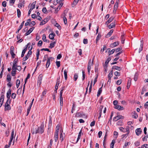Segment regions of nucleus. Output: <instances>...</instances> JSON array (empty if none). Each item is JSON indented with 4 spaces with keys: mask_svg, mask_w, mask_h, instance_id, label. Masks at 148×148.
<instances>
[{
    "mask_svg": "<svg viewBox=\"0 0 148 148\" xmlns=\"http://www.w3.org/2000/svg\"><path fill=\"white\" fill-rule=\"evenodd\" d=\"M24 1H23L22 2L19 3L18 4V7L20 8H21L23 6H24Z\"/></svg>",
    "mask_w": 148,
    "mask_h": 148,
    "instance_id": "nucleus-17",
    "label": "nucleus"
},
{
    "mask_svg": "<svg viewBox=\"0 0 148 148\" xmlns=\"http://www.w3.org/2000/svg\"><path fill=\"white\" fill-rule=\"evenodd\" d=\"M92 63H93V60L92 61V62H91V60H90L89 62H88V66H92Z\"/></svg>",
    "mask_w": 148,
    "mask_h": 148,
    "instance_id": "nucleus-53",
    "label": "nucleus"
},
{
    "mask_svg": "<svg viewBox=\"0 0 148 148\" xmlns=\"http://www.w3.org/2000/svg\"><path fill=\"white\" fill-rule=\"evenodd\" d=\"M52 58L51 57H49L47 59V63L46 64V67L47 68H48L49 66V65H50V60H52Z\"/></svg>",
    "mask_w": 148,
    "mask_h": 148,
    "instance_id": "nucleus-11",
    "label": "nucleus"
},
{
    "mask_svg": "<svg viewBox=\"0 0 148 148\" xmlns=\"http://www.w3.org/2000/svg\"><path fill=\"white\" fill-rule=\"evenodd\" d=\"M55 35L54 33H52L49 34V37L51 40H54V37Z\"/></svg>",
    "mask_w": 148,
    "mask_h": 148,
    "instance_id": "nucleus-20",
    "label": "nucleus"
},
{
    "mask_svg": "<svg viewBox=\"0 0 148 148\" xmlns=\"http://www.w3.org/2000/svg\"><path fill=\"white\" fill-rule=\"evenodd\" d=\"M56 43V41H55L54 42L51 43L50 44V46H49V47L50 48H52L54 47L55 46V44Z\"/></svg>",
    "mask_w": 148,
    "mask_h": 148,
    "instance_id": "nucleus-21",
    "label": "nucleus"
},
{
    "mask_svg": "<svg viewBox=\"0 0 148 148\" xmlns=\"http://www.w3.org/2000/svg\"><path fill=\"white\" fill-rule=\"evenodd\" d=\"M119 44L118 42H114L112 44H111L110 45V47L111 48H113L117 46Z\"/></svg>",
    "mask_w": 148,
    "mask_h": 148,
    "instance_id": "nucleus-13",
    "label": "nucleus"
},
{
    "mask_svg": "<svg viewBox=\"0 0 148 148\" xmlns=\"http://www.w3.org/2000/svg\"><path fill=\"white\" fill-rule=\"evenodd\" d=\"M135 132L136 135L139 136L141 134L142 131L140 128H138L136 130Z\"/></svg>",
    "mask_w": 148,
    "mask_h": 148,
    "instance_id": "nucleus-9",
    "label": "nucleus"
},
{
    "mask_svg": "<svg viewBox=\"0 0 148 148\" xmlns=\"http://www.w3.org/2000/svg\"><path fill=\"white\" fill-rule=\"evenodd\" d=\"M27 51V50H26V49H23V51H22V54H21V57H23L24 55V54H25V52H26V51Z\"/></svg>",
    "mask_w": 148,
    "mask_h": 148,
    "instance_id": "nucleus-49",
    "label": "nucleus"
},
{
    "mask_svg": "<svg viewBox=\"0 0 148 148\" xmlns=\"http://www.w3.org/2000/svg\"><path fill=\"white\" fill-rule=\"evenodd\" d=\"M32 53V52L31 51H29L26 55L27 57L29 58V56L30 55H31Z\"/></svg>",
    "mask_w": 148,
    "mask_h": 148,
    "instance_id": "nucleus-59",
    "label": "nucleus"
},
{
    "mask_svg": "<svg viewBox=\"0 0 148 148\" xmlns=\"http://www.w3.org/2000/svg\"><path fill=\"white\" fill-rule=\"evenodd\" d=\"M47 21V19H45L42 21L40 22V25H43L45 24Z\"/></svg>",
    "mask_w": 148,
    "mask_h": 148,
    "instance_id": "nucleus-23",
    "label": "nucleus"
},
{
    "mask_svg": "<svg viewBox=\"0 0 148 148\" xmlns=\"http://www.w3.org/2000/svg\"><path fill=\"white\" fill-rule=\"evenodd\" d=\"M114 75L115 76H119L120 75V73L118 71H116L114 73Z\"/></svg>",
    "mask_w": 148,
    "mask_h": 148,
    "instance_id": "nucleus-62",
    "label": "nucleus"
},
{
    "mask_svg": "<svg viewBox=\"0 0 148 148\" xmlns=\"http://www.w3.org/2000/svg\"><path fill=\"white\" fill-rule=\"evenodd\" d=\"M75 116L77 117H80L82 118H86V116L83 112H78L76 113L75 114Z\"/></svg>",
    "mask_w": 148,
    "mask_h": 148,
    "instance_id": "nucleus-4",
    "label": "nucleus"
},
{
    "mask_svg": "<svg viewBox=\"0 0 148 148\" xmlns=\"http://www.w3.org/2000/svg\"><path fill=\"white\" fill-rule=\"evenodd\" d=\"M113 31L114 30L113 29H111L107 34L106 36V37L108 38L109 36H111L112 34L113 33Z\"/></svg>",
    "mask_w": 148,
    "mask_h": 148,
    "instance_id": "nucleus-18",
    "label": "nucleus"
},
{
    "mask_svg": "<svg viewBox=\"0 0 148 148\" xmlns=\"http://www.w3.org/2000/svg\"><path fill=\"white\" fill-rule=\"evenodd\" d=\"M16 70L12 69V71L11 72V74L12 76H15L16 74Z\"/></svg>",
    "mask_w": 148,
    "mask_h": 148,
    "instance_id": "nucleus-32",
    "label": "nucleus"
},
{
    "mask_svg": "<svg viewBox=\"0 0 148 148\" xmlns=\"http://www.w3.org/2000/svg\"><path fill=\"white\" fill-rule=\"evenodd\" d=\"M60 4L58 6V7L57 8V9H60L61 8V7L63 5V3L62 2H61L60 3H59Z\"/></svg>",
    "mask_w": 148,
    "mask_h": 148,
    "instance_id": "nucleus-56",
    "label": "nucleus"
},
{
    "mask_svg": "<svg viewBox=\"0 0 148 148\" xmlns=\"http://www.w3.org/2000/svg\"><path fill=\"white\" fill-rule=\"evenodd\" d=\"M130 143L129 142H125L123 146V148H125L128 145H130Z\"/></svg>",
    "mask_w": 148,
    "mask_h": 148,
    "instance_id": "nucleus-48",
    "label": "nucleus"
},
{
    "mask_svg": "<svg viewBox=\"0 0 148 148\" xmlns=\"http://www.w3.org/2000/svg\"><path fill=\"white\" fill-rule=\"evenodd\" d=\"M60 132H61L60 134V140L62 142L63 140V134H62L63 131L62 130L61 131H60Z\"/></svg>",
    "mask_w": 148,
    "mask_h": 148,
    "instance_id": "nucleus-25",
    "label": "nucleus"
},
{
    "mask_svg": "<svg viewBox=\"0 0 148 148\" xmlns=\"http://www.w3.org/2000/svg\"><path fill=\"white\" fill-rule=\"evenodd\" d=\"M122 82L121 79H119L116 82V84L118 85H120Z\"/></svg>",
    "mask_w": 148,
    "mask_h": 148,
    "instance_id": "nucleus-63",
    "label": "nucleus"
},
{
    "mask_svg": "<svg viewBox=\"0 0 148 148\" xmlns=\"http://www.w3.org/2000/svg\"><path fill=\"white\" fill-rule=\"evenodd\" d=\"M125 40V39L124 38V35H122L121 36V43L122 44H123L124 43V41Z\"/></svg>",
    "mask_w": 148,
    "mask_h": 148,
    "instance_id": "nucleus-50",
    "label": "nucleus"
},
{
    "mask_svg": "<svg viewBox=\"0 0 148 148\" xmlns=\"http://www.w3.org/2000/svg\"><path fill=\"white\" fill-rule=\"evenodd\" d=\"M55 26L57 27L58 29L60 30L61 28V27L60 25L57 23H56L55 25Z\"/></svg>",
    "mask_w": 148,
    "mask_h": 148,
    "instance_id": "nucleus-46",
    "label": "nucleus"
},
{
    "mask_svg": "<svg viewBox=\"0 0 148 148\" xmlns=\"http://www.w3.org/2000/svg\"><path fill=\"white\" fill-rule=\"evenodd\" d=\"M59 84L60 83H56V84L55 87V91L56 92H57V90L58 89V86Z\"/></svg>",
    "mask_w": 148,
    "mask_h": 148,
    "instance_id": "nucleus-47",
    "label": "nucleus"
},
{
    "mask_svg": "<svg viewBox=\"0 0 148 148\" xmlns=\"http://www.w3.org/2000/svg\"><path fill=\"white\" fill-rule=\"evenodd\" d=\"M42 39L44 42H46L47 41V40H46V36L45 34H44L42 36Z\"/></svg>",
    "mask_w": 148,
    "mask_h": 148,
    "instance_id": "nucleus-55",
    "label": "nucleus"
},
{
    "mask_svg": "<svg viewBox=\"0 0 148 148\" xmlns=\"http://www.w3.org/2000/svg\"><path fill=\"white\" fill-rule=\"evenodd\" d=\"M142 148H148V145L147 144H144L142 146Z\"/></svg>",
    "mask_w": 148,
    "mask_h": 148,
    "instance_id": "nucleus-64",
    "label": "nucleus"
},
{
    "mask_svg": "<svg viewBox=\"0 0 148 148\" xmlns=\"http://www.w3.org/2000/svg\"><path fill=\"white\" fill-rule=\"evenodd\" d=\"M116 124L118 125H121L122 124V122L121 121H119L117 122Z\"/></svg>",
    "mask_w": 148,
    "mask_h": 148,
    "instance_id": "nucleus-58",
    "label": "nucleus"
},
{
    "mask_svg": "<svg viewBox=\"0 0 148 148\" xmlns=\"http://www.w3.org/2000/svg\"><path fill=\"white\" fill-rule=\"evenodd\" d=\"M134 144L136 146H139L140 144V142L138 141H137Z\"/></svg>",
    "mask_w": 148,
    "mask_h": 148,
    "instance_id": "nucleus-54",
    "label": "nucleus"
},
{
    "mask_svg": "<svg viewBox=\"0 0 148 148\" xmlns=\"http://www.w3.org/2000/svg\"><path fill=\"white\" fill-rule=\"evenodd\" d=\"M20 83V81L19 79H17L16 81V84L17 88H18Z\"/></svg>",
    "mask_w": 148,
    "mask_h": 148,
    "instance_id": "nucleus-33",
    "label": "nucleus"
},
{
    "mask_svg": "<svg viewBox=\"0 0 148 148\" xmlns=\"http://www.w3.org/2000/svg\"><path fill=\"white\" fill-rule=\"evenodd\" d=\"M109 49V50L110 51V48H109V49ZM115 51V49H113L111 51H109V55L110 56V55L113 53H114V52Z\"/></svg>",
    "mask_w": 148,
    "mask_h": 148,
    "instance_id": "nucleus-27",
    "label": "nucleus"
},
{
    "mask_svg": "<svg viewBox=\"0 0 148 148\" xmlns=\"http://www.w3.org/2000/svg\"><path fill=\"white\" fill-rule=\"evenodd\" d=\"M131 84V80H129L127 83V89H129L130 88Z\"/></svg>",
    "mask_w": 148,
    "mask_h": 148,
    "instance_id": "nucleus-41",
    "label": "nucleus"
},
{
    "mask_svg": "<svg viewBox=\"0 0 148 148\" xmlns=\"http://www.w3.org/2000/svg\"><path fill=\"white\" fill-rule=\"evenodd\" d=\"M39 54H40V51L39 49H38L37 52V53L36 54V57H37V59H36L37 60H38V59H39Z\"/></svg>",
    "mask_w": 148,
    "mask_h": 148,
    "instance_id": "nucleus-44",
    "label": "nucleus"
},
{
    "mask_svg": "<svg viewBox=\"0 0 148 148\" xmlns=\"http://www.w3.org/2000/svg\"><path fill=\"white\" fill-rule=\"evenodd\" d=\"M119 0H116L114 6V9H116L118 8V6L119 3Z\"/></svg>",
    "mask_w": 148,
    "mask_h": 148,
    "instance_id": "nucleus-22",
    "label": "nucleus"
},
{
    "mask_svg": "<svg viewBox=\"0 0 148 148\" xmlns=\"http://www.w3.org/2000/svg\"><path fill=\"white\" fill-rule=\"evenodd\" d=\"M42 40H39L38 43V45L39 46H40L42 45Z\"/></svg>",
    "mask_w": 148,
    "mask_h": 148,
    "instance_id": "nucleus-60",
    "label": "nucleus"
},
{
    "mask_svg": "<svg viewBox=\"0 0 148 148\" xmlns=\"http://www.w3.org/2000/svg\"><path fill=\"white\" fill-rule=\"evenodd\" d=\"M115 143L114 140H112V142L110 144V148H113L114 143Z\"/></svg>",
    "mask_w": 148,
    "mask_h": 148,
    "instance_id": "nucleus-36",
    "label": "nucleus"
},
{
    "mask_svg": "<svg viewBox=\"0 0 148 148\" xmlns=\"http://www.w3.org/2000/svg\"><path fill=\"white\" fill-rule=\"evenodd\" d=\"M124 117L122 115H119L115 117L113 119L114 121H116L120 119H123Z\"/></svg>",
    "mask_w": 148,
    "mask_h": 148,
    "instance_id": "nucleus-7",
    "label": "nucleus"
},
{
    "mask_svg": "<svg viewBox=\"0 0 148 148\" xmlns=\"http://www.w3.org/2000/svg\"><path fill=\"white\" fill-rule=\"evenodd\" d=\"M138 73H136L134 75V79L135 81H137L138 77Z\"/></svg>",
    "mask_w": 148,
    "mask_h": 148,
    "instance_id": "nucleus-40",
    "label": "nucleus"
},
{
    "mask_svg": "<svg viewBox=\"0 0 148 148\" xmlns=\"http://www.w3.org/2000/svg\"><path fill=\"white\" fill-rule=\"evenodd\" d=\"M36 3V1L33 2L31 5H29V9H33L35 8V5Z\"/></svg>",
    "mask_w": 148,
    "mask_h": 148,
    "instance_id": "nucleus-10",
    "label": "nucleus"
},
{
    "mask_svg": "<svg viewBox=\"0 0 148 148\" xmlns=\"http://www.w3.org/2000/svg\"><path fill=\"white\" fill-rule=\"evenodd\" d=\"M79 0H74L73 2V4H72V6L73 7L75 5H76Z\"/></svg>",
    "mask_w": 148,
    "mask_h": 148,
    "instance_id": "nucleus-28",
    "label": "nucleus"
},
{
    "mask_svg": "<svg viewBox=\"0 0 148 148\" xmlns=\"http://www.w3.org/2000/svg\"><path fill=\"white\" fill-rule=\"evenodd\" d=\"M58 134L57 133L56 134H55L54 138H55V141L56 142L57 141L58 138Z\"/></svg>",
    "mask_w": 148,
    "mask_h": 148,
    "instance_id": "nucleus-42",
    "label": "nucleus"
},
{
    "mask_svg": "<svg viewBox=\"0 0 148 148\" xmlns=\"http://www.w3.org/2000/svg\"><path fill=\"white\" fill-rule=\"evenodd\" d=\"M44 125L43 124H41L40 127H38L36 129L35 133H39L40 134L43 133L44 131Z\"/></svg>",
    "mask_w": 148,
    "mask_h": 148,
    "instance_id": "nucleus-2",
    "label": "nucleus"
},
{
    "mask_svg": "<svg viewBox=\"0 0 148 148\" xmlns=\"http://www.w3.org/2000/svg\"><path fill=\"white\" fill-rule=\"evenodd\" d=\"M42 11L43 13L46 14L48 12H51V10H42Z\"/></svg>",
    "mask_w": 148,
    "mask_h": 148,
    "instance_id": "nucleus-51",
    "label": "nucleus"
},
{
    "mask_svg": "<svg viewBox=\"0 0 148 148\" xmlns=\"http://www.w3.org/2000/svg\"><path fill=\"white\" fill-rule=\"evenodd\" d=\"M130 127L129 126H127L126 127L125 129L123 127H119V129L121 131L123 132H127V134H123L122 135V138L124 139V140L128 136V135L130 132Z\"/></svg>",
    "mask_w": 148,
    "mask_h": 148,
    "instance_id": "nucleus-1",
    "label": "nucleus"
},
{
    "mask_svg": "<svg viewBox=\"0 0 148 148\" xmlns=\"http://www.w3.org/2000/svg\"><path fill=\"white\" fill-rule=\"evenodd\" d=\"M4 95H2L0 98V108L2 106L4 100Z\"/></svg>",
    "mask_w": 148,
    "mask_h": 148,
    "instance_id": "nucleus-8",
    "label": "nucleus"
},
{
    "mask_svg": "<svg viewBox=\"0 0 148 148\" xmlns=\"http://www.w3.org/2000/svg\"><path fill=\"white\" fill-rule=\"evenodd\" d=\"M111 59L110 58H109L107 59L105 63V65H106V66H107L108 63H109V61L111 60Z\"/></svg>",
    "mask_w": 148,
    "mask_h": 148,
    "instance_id": "nucleus-37",
    "label": "nucleus"
},
{
    "mask_svg": "<svg viewBox=\"0 0 148 148\" xmlns=\"http://www.w3.org/2000/svg\"><path fill=\"white\" fill-rule=\"evenodd\" d=\"M78 77V75L77 74L75 73L74 74V80L75 81H76Z\"/></svg>",
    "mask_w": 148,
    "mask_h": 148,
    "instance_id": "nucleus-31",
    "label": "nucleus"
},
{
    "mask_svg": "<svg viewBox=\"0 0 148 148\" xmlns=\"http://www.w3.org/2000/svg\"><path fill=\"white\" fill-rule=\"evenodd\" d=\"M14 47L12 46L11 47L10 50V52L12 58H14L15 55V53H14Z\"/></svg>",
    "mask_w": 148,
    "mask_h": 148,
    "instance_id": "nucleus-5",
    "label": "nucleus"
},
{
    "mask_svg": "<svg viewBox=\"0 0 148 148\" xmlns=\"http://www.w3.org/2000/svg\"><path fill=\"white\" fill-rule=\"evenodd\" d=\"M114 108L115 109H117L119 110H123L124 109V108L123 107L119 105H117L115 106L114 107Z\"/></svg>",
    "mask_w": 148,
    "mask_h": 148,
    "instance_id": "nucleus-12",
    "label": "nucleus"
},
{
    "mask_svg": "<svg viewBox=\"0 0 148 148\" xmlns=\"http://www.w3.org/2000/svg\"><path fill=\"white\" fill-rule=\"evenodd\" d=\"M102 86L101 88H100L99 89V90H98V92H97V96L98 97L100 95V94H101V93L102 92Z\"/></svg>",
    "mask_w": 148,
    "mask_h": 148,
    "instance_id": "nucleus-26",
    "label": "nucleus"
},
{
    "mask_svg": "<svg viewBox=\"0 0 148 148\" xmlns=\"http://www.w3.org/2000/svg\"><path fill=\"white\" fill-rule=\"evenodd\" d=\"M64 78L65 80H66L67 78V72L66 70L64 71Z\"/></svg>",
    "mask_w": 148,
    "mask_h": 148,
    "instance_id": "nucleus-34",
    "label": "nucleus"
},
{
    "mask_svg": "<svg viewBox=\"0 0 148 148\" xmlns=\"http://www.w3.org/2000/svg\"><path fill=\"white\" fill-rule=\"evenodd\" d=\"M115 22H112L108 26V27L109 29H111L115 27Z\"/></svg>",
    "mask_w": 148,
    "mask_h": 148,
    "instance_id": "nucleus-16",
    "label": "nucleus"
},
{
    "mask_svg": "<svg viewBox=\"0 0 148 148\" xmlns=\"http://www.w3.org/2000/svg\"><path fill=\"white\" fill-rule=\"evenodd\" d=\"M101 37V34L100 33H99L97 36L96 39V43L97 44L98 42V41L99 40Z\"/></svg>",
    "mask_w": 148,
    "mask_h": 148,
    "instance_id": "nucleus-15",
    "label": "nucleus"
},
{
    "mask_svg": "<svg viewBox=\"0 0 148 148\" xmlns=\"http://www.w3.org/2000/svg\"><path fill=\"white\" fill-rule=\"evenodd\" d=\"M17 16L18 18H19L21 16V12L20 10H17Z\"/></svg>",
    "mask_w": 148,
    "mask_h": 148,
    "instance_id": "nucleus-45",
    "label": "nucleus"
},
{
    "mask_svg": "<svg viewBox=\"0 0 148 148\" xmlns=\"http://www.w3.org/2000/svg\"><path fill=\"white\" fill-rule=\"evenodd\" d=\"M18 58H16L14 60L13 64H17L18 62Z\"/></svg>",
    "mask_w": 148,
    "mask_h": 148,
    "instance_id": "nucleus-61",
    "label": "nucleus"
},
{
    "mask_svg": "<svg viewBox=\"0 0 148 148\" xmlns=\"http://www.w3.org/2000/svg\"><path fill=\"white\" fill-rule=\"evenodd\" d=\"M114 19V17H110L109 19L107 21L108 23H110Z\"/></svg>",
    "mask_w": 148,
    "mask_h": 148,
    "instance_id": "nucleus-43",
    "label": "nucleus"
},
{
    "mask_svg": "<svg viewBox=\"0 0 148 148\" xmlns=\"http://www.w3.org/2000/svg\"><path fill=\"white\" fill-rule=\"evenodd\" d=\"M34 27H32L30 28L28 31L25 34V36H27L29 34L32 32L33 31V30L34 29Z\"/></svg>",
    "mask_w": 148,
    "mask_h": 148,
    "instance_id": "nucleus-14",
    "label": "nucleus"
},
{
    "mask_svg": "<svg viewBox=\"0 0 148 148\" xmlns=\"http://www.w3.org/2000/svg\"><path fill=\"white\" fill-rule=\"evenodd\" d=\"M138 117V116L137 113L135 112H134L133 113V114L132 115L133 118L135 119H136Z\"/></svg>",
    "mask_w": 148,
    "mask_h": 148,
    "instance_id": "nucleus-38",
    "label": "nucleus"
},
{
    "mask_svg": "<svg viewBox=\"0 0 148 148\" xmlns=\"http://www.w3.org/2000/svg\"><path fill=\"white\" fill-rule=\"evenodd\" d=\"M64 15L63 16V21H64V23L65 25H66L67 23V19L65 17V15H66L65 14V12H64Z\"/></svg>",
    "mask_w": 148,
    "mask_h": 148,
    "instance_id": "nucleus-19",
    "label": "nucleus"
},
{
    "mask_svg": "<svg viewBox=\"0 0 148 148\" xmlns=\"http://www.w3.org/2000/svg\"><path fill=\"white\" fill-rule=\"evenodd\" d=\"M56 63L58 68L60 66V61H57L56 62Z\"/></svg>",
    "mask_w": 148,
    "mask_h": 148,
    "instance_id": "nucleus-57",
    "label": "nucleus"
},
{
    "mask_svg": "<svg viewBox=\"0 0 148 148\" xmlns=\"http://www.w3.org/2000/svg\"><path fill=\"white\" fill-rule=\"evenodd\" d=\"M112 69H115L119 71H120L121 69L120 67L116 66H113L112 68Z\"/></svg>",
    "mask_w": 148,
    "mask_h": 148,
    "instance_id": "nucleus-24",
    "label": "nucleus"
},
{
    "mask_svg": "<svg viewBox=\"0 0 148 148\" xmlns=\"http://www.w3.org/2000/svg\"><path fill=\"white\" fill-rule=\"evenodd\" d=\"M11 77L9 75H8L7 76V81L8 82H10L11 81Z\"/></svg>",
    "mask_w": 148,
    "mask_h": 148,
    "instance_id": "nucleus-29",
    "label": "nucleus"
},
{
    "mask_svg": "<svg viewBox=\"0 0 148 148\" xmlns=\"http://www.w3.org/2000/svg\"><path fill=\"white\" fill-rule=\"evenodd\" d=\"M112 76V71L108 75V77L109 80H110Z\"/></svg>",
    "mask_w": 148,
    "mask_h": 148,
    "instance_id": "nucleus-30",
    "label": "nucleus"
},
{
    "mask_svg": "<svg viewBox=\"0 0 148 148\" xmlns=\"http://www.w3.org/2000/svg\"><path fill=\"white\" fill-rule=\"evenodd\" d=\"M12 90L11 89H9L7 93V98H8L7 100L10 101V98L11 95Z\"/></svg>",
    "mask_w": 148,
    "mask_h": 148,
    "instance_id": "nucleus-6",
    "label": "nucleus"
},
{
    "mask_svg": "<svg viewBox=\"0 0 148 148\" xmlns=\"http://www.w3.org/2000/svg\"><path fill=\"white\" fill-rule=\"evenodd\" d=\"M10 101L8 100H7L5 105V110H10L11 107L10 105Z\"/></svg>",
    "mask_w": 148,
    "mask_h": 148,
    "instance_id": "nucleus-3",
    "label": "nucleus"
},
{
    "mask_svg": "<svg viewBox=\"0 0 148 148\" xmlns=\"http://www.w3.org/2000/svg\"><path fill=\"white\" fill-rule=\"evenodd\" d=\"M32 106H31V105H29V107L28 108H27V116L29 114V112H30V109H31V108L32 107Z\"/></svg>",
    "mask_w": 148,
    "mask_h": 148,
    "instance_id": "nucleus-39",
    "label": "nucleus"
},
{
    "mask_svg": "<svg viewBox=\"0 0 148 148\" xmlns=\"http://www.w3.org/2000/svg\"><path fill=\"white\" fill-rule=\"evenodd\" d=\"M143 46V43L141 42V43L140 45V48L139 50V53H140V52L142 50Z\"/></svg>",
    "mask_w": 148,
    "mask_h": 148,
    "instance_id": "nucleus-35",
    "label": "nucleus"
},
{
    "mask_svg": "<svg viewBox=\"0 0 148 148\" xmlns=\"http://www.w3.org/2000/svg\"><path fill=\"white\" fill-rule=\"evenodd\" d=\"M35 22L34 21H32L30 23L29 26L31 27H32L33 25H35Z\"/></svg>",
    "mask_w": 148,
    "mask_h": 148,
    "instance_id": "nucleus-52",
    "label": "nucleus"
}]
</instances>
